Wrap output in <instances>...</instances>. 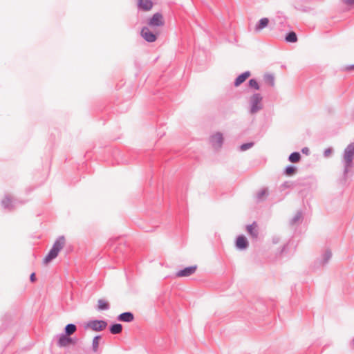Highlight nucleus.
I'll use <instances>...</instances> for the list:
<instances>
[{
	"label": "nucleus",
	"instance_id": "39448f33",
	"mask_svg": "<svg viewBox=\"0 0 354 354\" xmlns=\"http://www.w3.org/2000/svg\"><path fill=\"white\" fill-rule=\"evenodd\" d=\"M141 36L148 42H154L157 39L156 34L152 32L148 27H144L141 30Z\"/></svg>",
	"mask_w": 354,
	"mask_h": 354
},
{
	"label": "nucleus",
	"instance_id": "6ab92c4d",
	"mask_svg": "<svg viewBox=\"0 0 354 354\" xmlns=\"http://www.w3.org/2000/svg\"><path fill=\"white\" fill-rule=\"evenodd\" d=\"M301 156L298 152H294L289 156V160L291 162H298L300 160Z\"/></svg>",
	"mask_w": 354,
	"mask_h": 354
},
{
	"label": "nucleus",
	"instance_id": "f8f14e48",
	"mask_svg": "<svg viewBox=\"0 0 354 354\" xmlns=\"http://www.w3.org/2000/svg\"><path fill=\"white\" fill-rule=\"evenodd\" d=\"M212 144L215 147H221L222 142H223V136L221 133H217L215 135L212 136Z\"/></svg>",
	"mask_w": 354,
	"mask_h": 354
},
{
	"label": "nucleus",
	"instance_id": "cd10ccee",
	"mask_svg": "<svg viewBox=\"0 0 354 354\" xmlns=\"http://www.w3.org/2000/svg\"><path fill=\"white\" fill-rule=\"evenodd\" d=\"M344 3L347 5H353L354 4V0H344Z\"/></svg>",
	"mask_w": 354,
	"mask_h": 354
},
{
	"label": "nucleus",
	"instance_id": "7c9ffc66",
	"mask_svg": "<svg viewBox=\"0 0 354 354\" xmlns=\"http://www.w3.org/2000/svg\"><path fill=\"white\" fill-rule=\"evenodd\" d=\"M346 70H347V71L354 70V64L352 65V66L346 67Z\"/></svg>",
	"mask_w": 354,
	"mask_h": 354
},
{
	"label": "nucleus",
	"instance_id": "9b49d317",
	"mask_svg": "<svg viewBox=\"0 0 354 354\" xmlns=\"http://www.w3.org/2000/svg\"><path fill=\"white\" fill-rule=\"evenodd\" d=\"M134 316L131 313L127 312L119 315L118 319L124 322H131L133 320Z\"/></svg>",
	"mask_w": 354,
	"mask_h": 354
},
{
	"label": "nucleus",
	"instance_id": "f257e3e1",
	"mask_svg": "<svg viewBox=\"0 0 354 354\" xmlns=\"http://www.w3.org/2000/svg\"><path fill=\"white\" fill-rule=\"evenodd\" d=\"M65 244V239L64 236H60L53 244V248L48 254L44 258L43 263L45 265L48 264L53 259H55L59 251L63 248Z\"/></svg>",
	"mask_w": 354,
	"mask_h": 354
},
{
	"label": "nucleus",
	"instance_id": "f03ea898",
	"mask_svg": "<svg viewBox=\"0 0 354 354\" xmlns=\"http://www.w3.org/2000/svg\"><path fill=\"white\" fill-rule=\"evenodd\" d=\"M147 24L151 28L163 26L165 25V19L162 14L160 12L153 14L149 19Z\"/></svg>",
	"mask_w": 354,
	"mask_h": 354
},
{
	"label": "nucleus",
	"instance_id": "a878e982",
	"mask_svg": "<svg viewBox=\"0 0 354 354\" xmlns=\"http://www.w3.org/2000/svg\"><path fill=\"white\" fill-rule=\"evenodd\" d=\"M267 194L268 192L266 189H262L257 194V197L259 199H261L263 198V196L267 195Z\"/></svg>",
	"mask_w": 354,
	"mask_h": 354
},
{
	"label": "nucleus",
	"instance_id": "ddd939ff",
	"mask_svg": "<svg viewBox=\"0 0 354 354\" xmlns=\"http://www.w3.org/2000/svg\"><path fill=\"white\" fill-rule=\"evenodd\" d=\"M247 230L248 233L253 237H257L258 230H257V225L256 223H253L252 225H250L247 227Z\"/></svg>",
	"mask_w": 354,
	"mask_h": 354
},
{
	"label": "nucleus",
	"instance_id": "423d86ee",
	"mask_svg": "<svg viewBox=\"0 0 354 354\" xmlns=\"http://www.w3.org/2000/svg\"><path fill=\"white\" fill-rule=\"evenodd\" d=\"M354 157V144H350L345 149L344 151V160L348 166L350 165Z\"/></svg>",
	"mask_w": 354,
	"mask_h": 354
},
{
	"label": "nucleus",
	"instance_id": "2eb2a0df",
	"mask_svg": "<svg viewBox=\"0 0 354 354\" xmlns=\"http://www.w3.org/2000/svg\"><path fill=\"white\" fill-rule=\"evenodd\" d=\"M269 23V19L268 18H263L260 19L259 24L256 26L255 30L259 31L263 28H266Z\"/></svg>",
	"mask_w": 354,
	"mask_h": 354
},
{
	"label": "nucleus",
	"instance_id": "0eeeda50",
	"mask_svg": "<svg viewBox=\"0 0 354 354\" xmlns=\"http://www.w3.org/2000/svg\"><path fill=\"white\" fill-rule=\"evenodd\" d=\"M197 269L196 266H192L187 268H184L183 270H181L178 271L176 275L177 277H189L194 274Z\"/></svg>",
	"mask_w": 354,
	"mask_h": 354
},
{
	"label": "nucleus",
	"instance_id": "9d476101",
	"mask_svg": "<svg viewBox=\"0 0 354 354\" xmlns=\"http://www.w3.org/2000/svg\"><path fill=\"white\" fill-rule=\"evenodd\" d=\"M248 242L246 238L243 236H239L236 239V245L239 249H245L247 248Z\"/></svg>",
	"mask_w": 354,
	"mask_h": 354
},
{
	"label": "nucleus",
	"instance_id": "c85d7f7f",
	"mask_svg": "<svg viewBox=\"0 0 354 354\" xmlns=\"http://www.w3.org/2000/svg\"><path fill=\"white\" fill-rule=\"evenodd\" d=\"M30 281H31L32 282H35V280H36L35 274V273H32V274H30Z\"/></svg>",
	"mask_w": 354,
	"mask_h": 354
},
{
	"label": "nucleus",
	"instance_id": "a211bd4d",
	"mask_svg": "<svg viewBox=\"0 0 354 354\" xmlns=\"http://www.w3.org/2000/svg\"><path fill=\"white\" fill-rule=\"evenodd\" d=\"M264 80L266 83L269 84L270 86H274V77L271 74H266L264 75Z\"/></svg>",
	"mask_w": 354,
	"mask_h": 354
},
{
	"label": "nucleus",
	"instance_id": "b1692460",
	"mask_svg": "<svg viewBox=\"0 0 354 354\" xmlns=\"http://www.w3.org/2000/svg\"><path fill=\"white\" fill-rule=\"evenodd\" d=\"M249 86L252 88H254L255 90H259V84L258 82L254 80V79H252L249 81Z\"/></svg>",
	"mask_w": 354,
	"mask_h": 354
},
{
	"label": "nucleus",
	"instance_id": "4468645a",
	"mask_svg": "<svg viewBox=\"0 0 354 354\" xmlns=\"http://www.w3.org/2000/svg\"><path fill=\"white\" fill-rule=\"evenodd\" d=\"M72 343H73L72 339L70 337H68L65 335L61 336L59 337V342H58L59 346H66Z\"/></svg>",
	"mask_w": 354,
	"mask_h": 354
},
{
	"label": "nucleus",
	"instance_id": "bb28decb",
	"mask_svg": "<svg viewBox=\"0 0 354 354\" xmlns=\"http://www.w3.org/2000/svg\"><path fill=\"white\" fill-rule=\"evenodd\" d=\"M332 153H333V149L331 148H328V149H325L324 154L325 157L328 158L331 156Z\"/></svg>",
	"mask_w": 354,
	"mask_h": 354
},
{
	"label": "nucleus",
	"instance_id": "c756f323",
	"mask_svg": "<svg viewBox=\"0 0 354 354\" xmlns=\"http://www.w3.org/2000/svg\"><path fill=\"white\" fill-rule=\"evenodd\" d=\"M302 152L306 155L309 153V149L307 147H305L302 149Z\"/></svg>",
	"mask_w": 354,
	"mask_h": 354
},
{
	"label": "nucleus",
	"instance_id": "6e6552de",
	"mask_svg": "<svg viewBox=\"0 0 354 354\" xmlns=\"http://www.w3.org/2000/svg\"><path fill=\"white\" fill-rule=\"evenodd\" d=\"M153 3L151 0H138V7L143 11H149L153 8Z\"/></svg>",
	"mask_w": 354,
	"mask_h": 354
},
{
	"label": "nucleus",
	"instance_id": "5701e85b",
	"mask_svg": "<svg viewBox=\"0 0 354 354\" xmlns=\"http://www.w3.org/2000/svg\"><path fill=\"white\" fill-rule=\"evenodd\" d=\"M297 171V169L295 167L289 166L285 170V174L286 176H291L295 174Z\"/></svg>",
	"mask_w": 354,
	"mask_h": 354
},
{
	"label": "nucleus",
	"instance_id": "393cba45",
	"mask_svg": "<svg viewBox=\"0 0 354 354\" xmlns=\"http://www.w3.org/2000/svg\"><path fill=\"white\" fill-rule=\"evenodd\" d=\"M253 145V143L250 142V143H247V144H243L241 146V149L242 151H245L248 149H250V147H252Z\"/></svg>",
	"mask_w": 354,
	"mask_h": 354
},
{
	"label": "nucleus",
	"instance_id": "1a4fd4ad",
	"mask_svg": "<svg viewBox=\"0 0 354 354\" xmlns=\"http://www.w3.org/2000/svg\"><path fill=\"white\" fill-rule=\"evenodd\" d=\"M251 75L250 72L246 71L237 77L234 82V86H239L243 83Z\"/></svg>",
	"mask_w": 354,
	"mask_h": 354
},
{
	"label": "nucleus",
	"instance_id": "20e7f679",
	"mask_svg": "<svg viewBox=\"0 0 354 354\" xmlns=\"http://www.w3.org/2000/svg\"><path fill=\"white\" fill-rule=\"evenodd\" d=\"M261 100H262V97L261 96L260 94H254L250 97V102H251L250 112H251V113H254L261 109Z\"/></svg>",
	"mask_w": 354,
	"mask_h": 354
},
{
	"label": "nucleus",
	"instance_id": "4be33fe9",
	"mask_svg": "<svg viewBox=\"0 0 354 354\" xmlns=\"http://www.w3.org/2000/svg\"><path fill=\"white\" fill-rule=\"evenodd\" d=\"M100 336H96L93 339V351L94 352H97L98 350L99 344H100Z\"/></svg>",
	"mask_w": 354,
	"mask_h": 354
},
{
	"label": "nucleus",
	"instance_id": "aec40b11",
	"mask_svg": "<svg viewBox=\"0 0 354 354\" xmlns=\"http://www.w3.org/2000/svg\"><path fill=\"white\" fill-rule=\"evenodd\" d=\"M65 330H66V335H71L75 332L76 326H75V325L72 324H68L66 326Z\"/></svg>",
	"mask_w": 354,
	"mask_h": 354
},
{
	"label": "nucleus",
	"instance_id": "dca6fc26",
	"mask_svg": "<svg viewBox=\"0 0 354 354\" xmlns=\"http://www.w3.org/2000/svg\"><path fill=\"white\" fill-rule=\"evenodd\" d=\"M122 330V326L121 324H113L111 328H110V332L112 333V334H120Z\"/></svg>",
	"mask_w": 354,
	"mask_h": 354
},
{
	"label": "nucleus",
	"instance_id": "7ed1b4c3",
	"mask_svg": "<svg viewBox=\"0 0 354 354\" xmlns=\"http://www.w3.org/2000/svg\"><path fill=\"white\" fill-rule=\"evenodd\" d=\"M107 326L105 321L103 320H93L88 322L86 325V328H90L95 331H100L104 330Z\"/></svg>",
	"mask_w": 354,
	"mask_h": 354
},
{
	"label": "nucleus",
	"instance_id": "412c9836",
	"mask_svg": "<svg viewBox=\"0 0 354 354\" xmlns=\"http://www.w3.org/2000/svg\"><path fill=\"white\" fill-rule=\"evenodd\" d=\"M286 40L288 42H296L297 41V37L295 32H290L286 37Z\"/></svg>",
	"mask_w": 354,
	"mask_h": 354
},
{
	"label": "nucleus",
	"instance_id": "f3484780",
	"mask_svg": "<svg viewBox=\"0 0 354 354\" xmlns=\"http://www.w3.org/2000/svg\"><path fill=\"white\" fill-rule=\"evenodd\" d=\"M97 306L99 310H104L109 308V304L104 299H99L97 301Z\"/></svg>",
	"mask_w": 354,
	"mask_h": 354
}]
</instances>
